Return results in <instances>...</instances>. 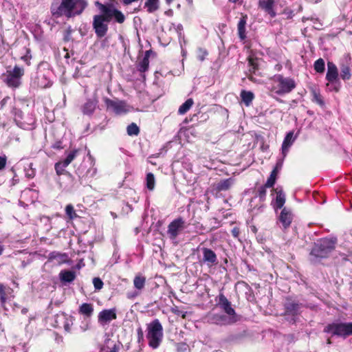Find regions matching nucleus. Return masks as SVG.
Wrapping results in <instances>:
<instances>
[{
  "label": "nucleus",
  "instance_id": "f257e3e1",
  "mask_svg": "<svg viewBox=\"0 0 352 352\" xmlns=\"http://www.w3.org/2000/svg\"><path fill=\"white\" fill-rule=\"evenodd\" d=\"M95 6L101 14L94 16L92 26L98 38L104 37L108 31V23L113 19L115 22L123 23L126 19L124 14L116 9L112 3L103 4L95 2Z\"/></svg>",
  "mask_w": 352,
  "mask_h": 352
},
{
  "label": "nucleus",
  "instance_id": "f03ea898",
  "mask_svg": "<svg viewBox=\"0 0 352 352\" xmlns=\"http://www.w3.org/2000/svg\"><path fill=\"white\" fill-rule=\"evenodd\" d=\"M336 238H322L313 245L309 252V261L313 264L320 263L322 260L327 258L336 248Z\"/></svg>",
  "mask_w": 352,
  "mask_h": 352
},
{
  "label": "nucleus",
  "instance_id": "7ed1b4c3",
  "mask_svg": "<svg viewBox=\"0 0 352 352\" xmlns=\"http://www.w3.org/2000/svg\"><path fill=\"white\" fill-rule=\"evenodd\" d=\"M87 6L86 0H61L60 4L51 7L52 15L56 18L65 16L71 18L76 15H80Z\"/></svg>",
  "mask_w": 352,
  "mask_h": 352
},
{
  "label": "nucleus",
  "instance_id": "20e7f679",
  "mask_svg": "<svg viewBox=\"0 0 352 352\" xmlns=\"http://www.w3.org/2000/svg\"><path fill=\"white\" fill-rule=\"evenodd\" d=\"M146 336L151 349H156L160 346L164 337V329L158 319H154L146 324Z\"/></svg>",
  "mask_w": 352,
  "mask_h": 352
},
{
  "label": "nucleus",
  "instance_id": "39448f33",
  "mask_svg": "<svg viewBox=\"0 0 352 352\" xmlns=\"http://www.w3.org/2000/svg\"><path fill=\"white\" fill-rule=\"evenodd\" d=\"M24 74V68L16 65L12 69H7L3 74V81L8 87L17 89L22 85Z\"/></svg>",
  "mask_w": 352,
  "mask_h": 352
},
{
  "label": "nucleus",
  "instance_id": "423d86ee",
  "mask_svg": "<svg viewBox=\"0 0 352 352\" xmlns=\"http://www.w3.org/2000/svg\"><path fill=\"white\" fill-rule=\"evenodd\" d=\"M273 80L277 85L272 87V91L278 96L288 94L296 87V81L290 77L277 74L274 76Z\"/></svg>",
  "mask_w": 352,
  "mask_h": 352
},
{
  "label": "nucleus",
  "instance_id": "0eeeda50",
  "mask_svg": "<svg viewBox=\"0 0 352 352\" xmlns=\"http://www.w3.org/2000/svg\"><path fill=\"white\" fill-rule=\"evenodd\" d=\"M324 333L346 338L352 336V322H332L323 329Z\"/></svg>",
  "mask_w": 352,
  "mask_h": 352
},
{
  "label": "nucleus",
  "instance_id": "6e6552de",
  "mask_svg": "<svg viewBox=\"0 0 352 352\" xmlns=\"http://www.w3.org/2000/svg\"><path fill=\"white\" fill-rule=\"evenodd\" d=\"M215 300L217 302V305L230 316L232 322H236L238 320L237 315L234 309L232 307L231 302L228 300L223 293L220 292Z\"/></svg>",
  "mask_w": 352,
  "mask_h": 352
},
{
  "label": "nucleus",
  "instance_id": "1a4fd4ad",
  "mask_svg": "<svg viewBox=\"0 0 352 352\" xmlns=\"http://www.w3.org/2000/svg\"><path fill=\"white\" fill-rule=\"evenodd\" d=\"M78 153L79 149H74L68 153L65 160L58 161L55 164L54 168L57 175L60 176L67 173L65 170V168L67 167L72 163V162L76 157Z\"/></svg>",
  "mask_w": 352,
  "mask_h": 352
},
{
  "label": "nucleus",
  "instance_id": "9d476101",
  "mask_svg": "<svg viewBox=\"0 0 352 352\" xmlns=\"http://www.w3.org/2000/svg\"><path fill=\"white\" fill-rule=\"evenodd\" d=\"M78 153L79 149H74L68 153L65 160L58 161L55 164L54 168L57 175L60 176L67 173L65 170V168L67 167L72 163V162L76 157Z\"/></svg>",
  "mask_w": 352,
  "mask_h": 352
},
{
  "label": "nucleus",
  "instance_id": "9b49d317",
  "mask_svg": "<svg viewBox=\"0 0 352 352\" xmlns=\"http://www.w3.org/2000/svg\"><path fill=\"white\" fill-rule=\"evenodd\" d=\"M78 153L79 149H74L68 153L65 160L58 161L55 164L54 168L57 175L60 176L67 173L65 170V168L67 167L72 163V162L76 157Z\"/></svg>",
  "mask_w": 352,
  "mask_h": 352
},
{
  "label": "nucleus",
  "instance_id": "f8f14e48",
  "mask_svg": "<svg viewBox=\"0 0 352 352\" xmlns=\"http://www.w3.org/2000/svg\"><path fill=\"white\" fill-rule=\"evenodd\" d=\"M78 153L79 149H74L68 153L65 160L58 161L55 164L54 168L57 175L60 176L67 173L65 170V168L67 167L72 163V162L76 157Z\"/></svg>",
  "mask_w": 352,
  "mask_h": 352
},
{
  "label": "nucleus",
  "instance_id": "ddd939ff",
  "mask_svg": "<svg viewBox=\"0 0 352 352\" xmlns=\"http://www.w3.org/2000/svg\"><path fill=\"white\" fill-rule=\"evenodd\" d=\"M78 153L79 149H74L68 153L65 160L58 161L55 164L54 168L57 175L60 176L67 173L65 170V168L67 167L72 163V162L76 157Z\"/></svg>",
  "mask_w": 352,
  "mask_h": 352
},
{
  "label": "nucleus",
  "instance_id": "4468645a",
  "mask_svg": "<svg viewBox=\"0 0 352 352\" xmlns=\"http://www.w3.org/2000/svg\"><path fill=\"white\" fill-rule=\"evenodd\" d=\"M185 228L184 220L182 217H178L169 223L167 234L170 239H175Z\"/></svg>",
  "mask_w": 352,
  "mask_h": 352
},
{
  "label": "nucleus",
  "instance_id": "2eb2a0df",
  "mask_svg": "<svg viewBox=\"0 0 352 352\" xmlns=\"http://www.w3.org/2000/svg\"><path fill=\"white\" fill-rule=\"evenodd\" d=\"M104 102L108 109H112L117 115L125 113L128 111L126 103L124 100H113L108 98H104Z\"/></svg>",
  "mask_w": 352,
  "mask_h": 352
},
{
  "label": "nucleus",
  "instance_id": "dca6fc26",
  "mask_svg": "<svg viewBox=\"0 0 352 352\" xmlns=\"http://www.w3.org/2000/svg\"><path fill=\"white\" fill-rule=\"evenodd\" d=\"M283 306L285 311L282 314L283 316H296L299 314L302 304L290 298H287Z\"/></svg>",
  "mask_w": 352,
  "mask_h": 352
},
{
  "label": "nucleus",
  "instance_id": "f3484780",
  "mask_svg": "<svg viewBox=\"0 0 352 352\" xmlns=\"http://www.w3.org/2000/svg\"><path fill=\"white\" fill-rule=\"evenodd\" d=\"M293 219L294 214L292 210L287 207L283 208L278 217V221L281 223L284 230H287L290 227Z\"/></svg>",
  "mask_w": 352,
  "mask_h": 352
},
{
  "label": "nucleus",
  "instance_id": "a211bd4d",
  "mask_svg": "<svg viewBox=\"0 0 352 352\" xmlns=\"http://www.w3.org/2000/svg\"><path fill=\"white\" fill-rule=\"evenodd\" d=\"M201 252L203 258L201 262L206 264L208 267L217 265L219 263L217 254L210 248H202Z\"/></svg>",
  "mask_w": 352,
  "mask_h": 352
},
{
  "label": "nucleus",
  "instance_id": "6ab92c4d",
  "mask_svg": "<svg viewBox=\"0 0 352 352\" xmlns=\"http://www.w3.org/2000/svg\"><path fill=\"white\" fill-rule=\"evenodd\" d=\"M117 318L116 309L115 308L103 309L98 316V322L101 324H106Z\"/></svg>",
  "mask_w": 352,
  "mask_h": 352
},
{
  "label": "nucleus",
  "instance_id": "aec40b11",
  "mask_svg": "<svg viewBox=\"0 0 352 352\" xmlns=\"http://www.w3.org/2000/svg\"><path fill=\"white\" fill-rule=\"evenodd\" d=\"M98 104V100L96 96L87 99L86 102L80 107L82 113L87 116H91L97 108Z\"/></svg>",
  "mask_w": 352,
  "mask_h": 352
},
{
  "label": "nucleus",
  "instance_id": "412c9836",
  "mask_svg": "<svg viewBox=\"0 0 352 352\" xmlns=\"http://www.w3.org/2000/svg\"><path fill=\"white\" fill-rule=\"evenodd\" d=\"M338 70L337 66L333 63L329 61L327 63V72L326 74V80L331 82H338L339 81L338 79Z\"/></svg>",
  "mask_w": 352,
  "mask_h": 352
},
{
  "label": "nucleus",
  "instance_id": "4be33fe9",
  "mask_svg": "<svg viewBox=\"0 0 352 352\" xmlns=\"http://www.w3.org/2000/svg\"><path fill=\"white\" fill-rule=\"evenodd\" d=\"M276 1V0H259L258 7L267 13L271 18H274L276 16L274 8Z\"/></svg>",
  "mask_w": 352,
  "mask_h": 352
},
{
  "label": "nucleus",
  "instance_id": "5701e85b",
  "mask_svg": "<svg viewBox=\"0 0 352 352\" xmlns=\"http://www.w3.org/2000/svg\"><path fill=\"white\" fill-rule=\"evenodd\" d=\"M273 190L276 192V197L275 201L272 203L273 208L276 211L278 209H283L285 203V195L282 188H274Z\"/></svg>",
  "mask_w": 352,
  "mask_h": 352
},
{
  "label": "nucleus",
  "instance_id": "b1692460",
  "mask_svg": "<svg viewBox=\"0 0 352 352\" xmlns=\"http://www.w3.org/2000/svg\"><path fill=\"white\" fill-rule=\"evenodd\" d=\"M296 140V137H294V131H289L287 133L284 138L282 144V154L283 157H285L287 155L289 147L293 144Z\"/></svg>",
  "mask_w": 352,
  "mask_h": 352
},
{
  "label": "nucleus",
  "instance_id": "393cba45",
  "mask_svg": "<svg viewBox=\"0 0 352 352\" xmlns=\"http://www.w3.org/2000/svg\"><path fill=\"white\" fill-rule=\"evenodd\" d=\"M248 21V15L241 14V17L237 24L238 36L241 41H244L246 38V30L245 26Z\"/></svg>",
  "mask_w": 352,
  "mask_h": 352
},
{
  "label": "nucleus",
  "instance_id": "a878e982",
  "mask_svg": "<svg viewBox=\"0 0 352 352\" xmlns=\"http://www.w3.org/2000/svg\"><path fill=\"white\" fill-rule=\"evenodd\" d=\"M233 184L234 179L232 177L222 179L214 186V190L215 191L216 194L221 191H227L231 188Z\"/></svg>",
  "mask_w": 352,
  "mask_h": 352
},
{
  "label": "nucleus",
  "instance_id": "bb28decb",
  "mask_svg": "<svg viewBox=\"0 0 352 352\" xmlns=\"http://www.w3.org/2000/svg\"><path fill=\"white\" fill-rule=\"evenodd\" d=\"M47 259L48 261L56 260L58 265H62L68 262V255L66 253L54 251L49 254Z\"/></svg>",
  "mask_w": 352,
  "mask_h": 352
},
{
  "label": "nucleus",
  "instance_id": "cd10ccee",
  "mask_svg": "<svg viewBox=\"0 0 352 352\" xmlns=\"http://www.w3.org/2000/svg\"><path fill=\"white\" fill-rule=\"evenodd\" d=\"M143 8L149 14L155 13L160 8V0H145Z\"/></svg>",
  "mask_w": 352,
  "mask_h": 352
},
{
  "label": "nucleus",
  "instance_id": "c85d7f7f",
  "mask_svg": "<svg viewBox=\"0 0 352 352\" xmlns=\"http://www.w3.org/2000/svg\"><path fill=\"white\" fill-rule=\"evenodd\" d=\"M59 277L63 283H72L76 278V273L71 270H62L59 274Z\"/></svg>",
  "mask_w": 352,
  "mask_h": 352
},
{
  "label": "nucleus",
  "instance_id": "c756f323",
  "mask_svg": "<svg viewBox=\"0 0 352 352\" xmlns=\"http://www.w3.org/2000/svg\"><path fill=\"white\" fill-rule=\"evenodd\" d=\"M240 96L242 102H243L246 107H249L254 99V94L250 91L241 90Z\"/></svg>",
  "mask_w": 352,
  "mask_h": 352
},
{
  "label": "nucleus",
  "instance_id": "7c9ffc66",
  "mask_svg": "<svg viewBox=\"0 0 352 352\" xmlns=\"http://www.w3.org/2000/svg\"><path fill=\"white\" fill-rule=\"evenodd\" d=\"M21 50H23V52L19 53V58L21 60L25 62L28 66H30L31 65L30 60L32 58L31 55V50L26 45L23 46Z\"/></svg>",
  "mask_w": 352,
  "mask_h": 352
},
{
  "label": "nucleus",
  "instance_id": "2f4dec72",
  "mask_svg": "<svg viewBox=\"0 0 352 352\" xmlns=\"http://www.w3.org/2000/svg\"><path fill=\"white\" fill-rule=\"evenodd\" d=\"M12 289L9 287L5 286L3 284L0 283V302L1 305L3 307L8 300V295L11 294Z\"/></svg>",
  "mask_w": 352,
  "mask_h": 352
},
{
  "label": "nucleus",
  "instance_id": "473e14b6",
  "mask_svg": "<svg viewBox=\"0 0 352 352\" xmlns=\"http://www.w3.org/2000/svg\"><path fill=\"white\" fill-rule=\"evenodd\" d=\"M78 312L87 318H90L94 313V306L91 303L84 302L79 307Z\"/></svg>",
  "mask_w": 352,
  "mask_h": 352
},
{
  "label": "nucleus",
  "instance_id": "72a5a7b5",
  "mask_svg": "<svg viewBox=\"0 0 352 352\" xmlns=\"http://www.w3.org/2000/svg\"><path fill=\"white\" fill-rule=\"evenodd\" d=\"M311 94L312 96V101L317 103L320 106L322 107L324 105V102L323 100V98L320 93V91L318 89L312 87L311 89Z\"/></svg>",
  "mask_w": 352,
  "mask_h": 352
},
{
  "label": "nucleus",
  "instance_id": "f704fd0d",
  "mask_svg": "<svg viewBox=\"0 0 352 352\" xmlns=\"http://www.w3.org/2000/svg\"><path fill=\"white\" fill-rule=\"evenodd\" d=\"M340 78L343 80H349L351 78V68L347 64L340 65Z\"/></svg>",
  "mask_w": 352,
  "mask_h": 352
},
{
  "label": "nucleus",
  "instance_id": "c9c22d12",
  "mask_svg": "<svg viewBox=\"0 0 352 352\" xmlns=\"http://www.w3.org/2000/svg\"><path fill=\"white\" fill-rule=\"evenodd\" d=\"M247 60L250 67L249 72L250 74H255L256 72L258 70V58L256 57L249 56Z\"/></svg>",
  "mask_w": 352,
  "mask_h": 352
},
{
  "label": "nucleus",
  "instance_id": "e433bc0d",
  "mask_svg": "<svg viewBox=\"0 0 352 352\" xmlns=\"http://www.w3.org/2000/svg\"><path fill=\"white\" fill-rule=\"evenodd\" d=\"M145 283L146 278L144 276L138 274L135 276L133 285L137 289L142 290L144 287Z\"/></svg>",
  "mask_w": 352,
  "mask_h": 352
},
{
  "label": "nucleus",
  "instance_id": "4c0bfd02",
  "mask_svg": "<svg viewBox=\"0 0 352 352\" xmlns=\"http://www.w3.org/2000/svg\"><path fill=\"white\" fill-rule=\"evenodd\" d=\"M194 101L192 98H188L183 103L178 109V113L180 115L185 114L192 107Z\"/></svg>",
  "mask_w": 352,
  "mask_h": 352
},
{
  "label": "nucleus",
  "instance_id": "58836bf2",
  "mask_svg": "<svg viewBox=\"0 0 352 352\" xmlns=\"http://www.w3.org/2000/svg\"><path fill=\"white\" fill-rule=\"evenodd\" d=\"M314 70L319 74H322L325 70V63L324 60L320 58L317 59L314 64Z\"/></svg>",
  "mask_w": 352,
  "mask_h": 352
},
{
  "label": "nucleus",
  "instance_id": "ea45409f",
  "mask_svg": "<svg viewBox=\"0 0 352 352\" xmlns=\"http://www.w3.org/2000/svg\"><path fill=\"white\" fill-rule=\"evenodd\" d=\"M140 128L134 122H132L131 124L128 125L126 128L127 134L130 136L138 135L140 133Z\"/></svg>",
  "mask_w": 352,
  "mask_h": 352
},
{
  "label": "nucleus",
  "instance_id": "a19ab883",
  "mask_svg": "<svg viewBox=\"0 0 352 352\" xmlns=\"http://www.w3.org/2000/svg\"><path fill=\"white\" fill-rule=\"evenodd\" d=\"M149 66V60L148 57H144L141 61L138 63V69L139 72L144 73L148 70Z\"/></svg>",
  "mask_w": 352,
  "mask_h": 352
},
{
  "label": "nucleus",
  "instance_id": "79ce46f5",
  "mask_svg": "<svg viewBox=\"0 0 352 352\" xmlns=\"http://www.w3.org/2000/svg\"><path fill=\"white\" fill-rule=\"evenodd\" d=\"M146 188L149 190H153L155 188V184L154 175L152 173H147L146 177Z\"/></svg>",
  "mask_w": 352,
  "mask_h": 352
},
{
  "label": "nucleus",
  "instance_id": "37998d69",
  "mask_svg": "<svg viewBox=\"0 0 352 352\" xmlns=\"http://www.w3.org/2000/svg\"><path fill=\"white\" fill-rule=\"evenodd\" d=\"M38 85L43 89L50 87L52 85V82L46 78L45 75L38 78Z\"/></svg>",
  "mask_w": 352,
  "mask_h": 352
},
{
  "label": "nucleus",
  "instance_id": "c03bdc74",
  "mask_svg": "<svg viewBox=\"0 0 352 352\" xmlns=\"http://www.w3.org/2000/svg\"><path fill=\"white\" fill-rule=\"evenodd\" d=\"M65 213L70 220H73L78 217V215L72 204H67L65 207Z\"/></svg>",
  "mask_w": 352,
  "mask_h": 352
},
{
  "label": "nucleus",
  "instance_id": "a18cd8bd",
  "mask_svg": "<svg viewBox=\"0 0 352 352\" xmlns=\"http://www.w3.org/2000/svg\"><path fill=\"white\" fill-rule=\"evenodd\" d=\"M270 188L269 186H265V184L261 186L258 188L256 191V195L259 197L261 201H264L265 200L267 190L266 189Z\"/></svg>",
  "mask_w": 352,
  "mask_h": 352
},
{
  "label": "nucleus",
  "instance_id": "49530a36",
  "mask_svg": "<svg viewBox=\"0 0 352 352\" xmlns=\"http://www.w3.org/2000/svg\"><path fill=\"white\" fill-rule=\"evenodd\" d=\"M93 284L96 290H100L104 285L102 280L99 277L94 278Z\"/></svg>",
  "mask_w": 352,
  "mask_h": 352
},
{
  "label": "nucleus",
  "instance_id": "de8ad7c7",
  "mask_svg": "<svg viewBox=\"0 0 352 352\" xmlns=\"http://www.w3.org/2000/svg\"><path fill=\"white\" fill-rule=\"evenodd\" d=\"M177 352H190L189 346L185 342H180L177 344Z\"/></svg>",
  "mask_w": 352,
  "mask_h": 352
},
{
  "label": "nucleus",
  "instance_id": "09e8293b",
  "mask_svg": "<svg viewBox=\"0 0 352 352\" xmlns=\"http://www.w3.org/2000/svg\"><path fill=\"white\" fill-rule=\"evenodd\" d=\"M72 325V317H70V318H66L63 325L65 331L67 333H70Z\"/></svg>",
  "mask_w": 352,
  "mask_h": 352
},
{
  "label": "nucleus",
  "instance_id": "8fccbe9b",
  "mask_svg": "<svg viewBox=\"0 0 352 352\" xmlns=\"http://www.w3.org/2000/svg\"><path fill=\"white\" fill-rule=\"evenodd\" d=\"M276 181V178L274 177V176H272L270 175V177H268L266 183L265 184V186H269L270 188H272L274 186Z\"/></svg>",
  "mask_w": 352,
  "mask_h": 352
},
{
  "label": "nucleus",
  "instance_id": "3c124183",
  "mask_svg": "<svg viewBox=\"0 0 352 352\" xmlns=\"http://www.w3.org/2000/svg\"><path fill=\"white\" fill-rule=\"evenodd\" d=\"M7 164V157L6 155H0V171L3 170Z\"/></svg>",
  "mask_w": 352,
  "mask_h": 352
},
{
  "label": "nucleus",
  "instance_id": "603ef678",
  "mask_svg": "<svg viewBox=\"0 0 352 352\" xmlns=\"http://www.w3.org/2000/svg\"><path fill=\"white\" fill-rule=\"evenodd\" d=\"M137 336H138V342L139 343L143 342L144 340V333L142 329L139 327L137 329Z\"/></svg>",
  "mask_w": 352,
  "mask_h": 352
},
{
  "label": "nucleus",
  "instance_id": "864d4df0",
  "mask_svg": "<svg viewBox=\"0 0 352 352\" xmlns=\"http://www.w3.org/2000/svg\"><path fill=\"white\" fill-rule=\"evenodd\" d=\"M231 232L234 238L239 239L240 234V228L239 227H234L232 228Z\"/></svg>",
  "mask_w": 352,
  "mask_h": 352
},
{
  "label": "nucleus",
  "instance_id": "5fc2aeb1",
  "mask_svg": "<svg viewBox=\"0 0 352 352\" xmlns=\"http://www.w3.org/2000/svg\"><path fill=\"white\" fill-rule=\"evenodd\" d=\"M199 54L198 56V58H199V60L202 61L205 59V57L208 54V52L206 50H203V49H199Z\"/></svg>",
  "mask_w": 352,
  "mask_h": 352
},
{
  "label": "nucleus",
  "instance_id": "6e6d98bb",
  "mask_svg": "<svg viewBox=\"0 0 352 352\" xmlns=\"http://www.w3.org/2000/svg\"><path fill=\"white\" fill-rule=\"evenodd\" d=\"M172 312L177 316H182L183 318H186V312H182L177 307L172 309Z\"/></svg>",
  "mask_w": 352,
  "mask_h": 352
},
{
  "label": "nucleus",
  "instance_id": "4d7b16f0",
  "mask_svg": "<svg viewBox=\"0 0 352 352\" xmlns=\"http://www.w3.org/2000/svg\"><path fill=\"white\" fill-rule=\"evenodd\" d=\"M121 345L122 344L120 342L115 344L110 349V351L107 352H119Z\"/></svg>",
  "mask_w": 352,
  "mask_h": 352
},
{
  "label": "nucleus",
  "instance_id": "13d9d810",
  "mask_svg": "<svg viewBox=\"0 0 352 352\" xmlns=\"http://www.w3.org/2000/svg\"><path fill=\"white\" fill-rule=\"evenodd\" d=\"M10 99L9 96H6L4 98H3L0 102V107L1 109H3L5 106L6 105L8 101Z\"/></svg>",
  "mask_w": 352,
  "mask_h": 352
},
{
  "label": "nucleus",
  "instance_id": "bf43d9fd",
  "mask_svg": "<svg viewBox=\"0 0 352 352\" xmlns=\"http://www.w3.org/2000/svg\"><path fill=\"white\" fill-rule=\"evenodd\" d=\"M25 176L29 178V179H32V178H34V176H35V170L30 168V170H28L27 171V173H25Z\"/></svg>",
  "mask_w": 352,
  "mask_h": 352
},
{
  "label": "nucleus",
  "instance_id": "052dcab7",
  "mask_svg": "<svg viewBox=\"0 0 352 352\" xmlns=\"http://www.w3.org/2000/svg\"><path fill=\"white\" fill-rule=\"evenodd\" d=\"M52 148H54V149H57V150H60V149H62L63 148V146L62 145V142L60 141H57L52 146Z\"/></svg>",
  "mask_w": 352,
  "mask_h": 352
},
{
  "label": "nucleus",
  "instance_id": "680f3d73",
  "mask_svg": "<svg viewBox=\"0 0 352 352\" xmlns=\"http://www.w3.org/2000/svg\"><path fill=\"white\" fill-rule=\"evenodd\" d=\"M285 157H283V159L281 160H278L277 162H276V166L274 168H276L278 170H280L282 166H283V159Z\"/></svg>",
  "mask_w": 352,
  "mask_h": 352
},
{
  "label": "nucleus",
  "instance_id": "e2e57ef3",
  "mask_svg": "<svg viewBox=\"0 0 352 352\" xmlns=\"http://www.w3.org/2000/svg\"><path fill=\"white\" fill-rule=\"evenodd\" d=\"M284 14H287V19H291L294 16V12L288 9H285L284 10Z\"/></svg>",
  "mask_w": 352,
  "mask_h": 352
},
{
  "label": "nucleus",
  "instance_id": "0e129e2a",
  "mask_svg": "<svg viewBox=\"0 0 352 352\" xmlns=\"http://www.w3.org/2000/svg\"><path fill=\"white\" fill-rule=\"evenodd\" d=\"M278 171H279V170H278L276 168H274V169L272 170V172H271L270 175H271L272 176H274V177L277 178V175H278Z\"/></svg>",
  "mask_w": 352,
  "mask_h": 352
},
{
  "label": "nucleus",
  "instance_id": "69168bd1",
  "mask_svg": "<svg viewBox=\"0 0 352 352\" xmlns=\"http://www.w3.org/2000/svg\"><path fill=\"white\" fill-rule=\"evenodd\" d=\"M138 0H123V3L124 5H129L133 2L137 1Z\"/></svg>",
  "mask_w": 352,
  "mask_h": 352
},
{
  "label": "nucleus",
  "instance_id": "338daca9",
  "mask_svg": "<svg viewBox=\"0 0 352 352\" xmlns=\"http://www.w3.org/2000/svg\"><path fill=\"white\" fill-rule=\"evenodd\" d=\"M223 318H224L223 316L215 315L214 316V319H216L217 320H222Z\"/></svg>",
  "mask_w": 352,
  "mask_h": 352
},
{
  "label": "nucleus",
  "instance_id": "774afa93",
  "mask_svg": "<svg viewBox=\"0 0 352 352\" xmlns=\"http://www.w3.org/2000/svg\"><path fill=\"white\" fill-rule=\"evenodd\" d=\"M81 329L83 331H87L89 329V324H86L85 326L82 327Z\"/></svg>",
  "mask_w": 352,
  "mask_h": 352
}]
</instances>
